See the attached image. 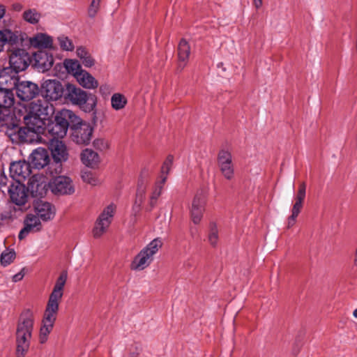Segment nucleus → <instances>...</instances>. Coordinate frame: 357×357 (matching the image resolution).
<instances>
[{
	"instance_id": "obj_1",
	"label": "nucleus",
	"mask_w": 357,
	"mask_h": 357,
	"mask_svg": "<svg viewBox=\"0 0 357 357\" xmlns=\"http://www.w3.org/2000/svg\"><path fill=\"white\" fill-rule=\"evenodd\" d=\"M70 123H79V118L69 109H62L55 119L47 126V130L52 139H59L66 136Z\"/></svg>"
},
{
	"instance_id": "obj_2",
	"label": "nucleus",
	"mask_w": 357,
	"mask_h": 357,
	"mask_svg": "<svg viewBox=\"0 0 357 357\" xmlns=\"http://www.w3.org/2000/svg\"><path fill=\"white\" fill-rule=\"evenodd\" d=\"M64 98L73 105H79L86 112H91L96 105L93 97H89L88 93L74 84H67L64 91Z\"/></svg>"
},
{
	"instance_id": "obj_3",
	"label": "nucleus",
	"mask_w": 357,
	"mask_h": 357,
	"mask_svg": "<svg viewBox=\"0 0 357 357\" xmlns=\"http://www.w3.org/2000/svg\"><path fill=\"white\" fill-rule=\"evenodd\" d=\"M162 245L160 238H155L143 248L134 258L131 264V269L142 271L148 267L153 260V256Z\"/></svg>"
},
{
	"instance_id": "obj_4",
	"label": "nucleus",
	"mask_w": 357,
	"mask_h": 357,
	"mask_svg": "<svg viewBox=\"0 0 357 357\" xmlns=\"http://www.w3.org/2000/svg\"><path fill=\"white\" fill-rule=\"evenodd\" d=\"M116 210V206L113 203L109 204L103 208L94 224L92 231L94 238H98L107 232L112 222Z\"/></svg>"
},
{
	"instance_id": "obj_5",
	"label": "nucleus",
	"mask_w": 357,
	"mask_h": 357,
	"mask_svg": "<svg viewBox=\"0 0 357 357\" xmlns=\"http://www.w3.org/2000/svg\"><path fill=\"white\" fill-rule=\"evenodd\" d=\"M50 149L54 159V162L50 167V173L60 174L62 170L61 162L66 161L68 156L66 147L63 142L59 139H51Z\"/></svg>"
},
{
	"instance_id": "obj_6",
	"label": "nucleus",
	"mask_w": 357,
	"mask_h": 357,
	"mask_svg": "<svg viewBox=\"0 0 357 357\" xmlns=\"http://www.w3.org/2000/svg\"><path fill=\"white\" fill-rule=\"evenodd\" d=\"M31 58L29 53L23 49L15 48L10 50L9 64L12 70L19 73L26 70L29 66Z\"/></svg>"
},
{
	"instance_id": "obj_7",
	"label": "nucleus",
	"mask_w": 357,
	"mask_h": 357,
	"mask_svg": "<svg viewBox=\"0 0 357 357\" xmlns=\"http://www.w3.org/2000/svg\"><path fill=\"white\" fill-rule=\"evenodd\" d=\"M65 90L61 82L56 79H47L41 86V92L47 100H57L63 95Z\"/></svg>"
},
{
	"instance_id": "obj_8",
	"label": "nucleus",
	"mask_w": 357,
	"mask_h": 357,
	"mask_svg": "<svg viewBox=\"0 0 357 357\" xmlns=\"http://www.w3.org/2000/svg\"><path fill=\"white\" fill-rule=\"evenodd\" d=\"M29 189L19 181L13 182L8 188V194L13 203L24 206L29 199Z\"/></svg>"
},
{
	"instance_id": "obj_9",
	"label": "nucleus",
	"mask_w": 357,
	"mask_h": 357,
	"mask_svg": "<svg viewBox=\"0 0 357 357\" xmlns=\"http://www.w3.org/2000/svg\"><path fill=\"white\" fill-rule=\"evenodd\" d=\"M205 204L206 195L204 192L202 190L197 192L190 207V216L194 224L197 225L200 222L204 211Z\"/></svg>"
},
{
	"instance_id": "obj_10",
	"label": "nucleus",
	"mask_w": 357,
	"mask_h": 357,
	"mask_svg": "<svg viewBox=\"0 0 357 357\" xmlns=\"http://www.w3.org/2000/svg\"><path fill=\"white\" fill-rule=\"evenodd\" d=\"M73 140L78 144H88L92 137L93 129L89 124L82 123L79 119V123H73Z\"/></svg>"
},
{
	"instance_id": "obj_11",
	"label": "nucleus",
	"mask_w": 357,
	"mask_h": 357,
	"mask_svg": "<svg viewBox=\"0 0 357 357\" xmlns=\"http://www.w3.org/2000/svg\"><path fill=\"white\" fill-rule=\"evenodd\" d=\"M24 227L20 230L18 238L22 240L31 233H37L42 230L43 225L40 219L33 213H28L23 222Z\"/></svg>"
},
{
	"instance_id": "obj_12",
	"label": "nucleus",
	"mask_w": 357,
	"mask_h": 357,
	"mask_svg": "<svg viewBox=\"0 0 357 357\" xmlns=\"http://www.w3.org/2000/svg\"><path fill=\"white\" fill-rule=\"evenodd\" d=\"M218 162L223 176L227 180H231L234 178V169L231 153L221 150L218 153Z\"/></svg>"
},
{
	"instance_id": "obj_13",
	"label": "nucleus",
	"mask_w": 357,
	"mask_h": 357,
	"mask_svg": "<svg viewBox=\"0 0 357 357\" xmlns=\"http://www.w3.org/2000/svg\"><path fill=\"white\" fill-rule=\"evenodd\" d=\"M38 133L33 132L32 129L26 126L24 128H16L14 130H10L8 135L13 143H32L38 137Z\"/></svg>"
},
{
	"instance_id": "obj_14",
	"label": "nucleus",
	"mask_w": 357,
	"mask_h": 357,
	"mask_svg": "<svg viewBox=\"0 0 357 357\" xmlns=\"http://www.w3.org/2000/svg\"><path fill=\"white\" fill-rule=\"evenodd\" d=\"M50 182H47L46 178L40 174L33 175L29 181V190L34 197H43L46 195Z\"/></svg>"
},
{
	"instance_id": "obj_15",
	"label": "nucleus",
	"mask_w": 357,
	"mask_h": 357,
	"mask_svg": "<svg viewBox=\"0 0 357 357\" xmlns=\"http://www.w3.org/2000/svg\"><path fill=\"white\" fill-rule=\"evenodd\" d=\"M15 89L17 97L24 101L33 99L39 93L38 85L29 81L19 82Z\"/></svg>"
},
{
	"instance_id": "obj_16",
	"label": "nucleus",
	"mask_w": 357,
	"mask_h": 357,
	"mask_svg": "<svg viewBox=\"0 0 357 357\" xmlns=\"http://www.w3.org/2000/svg\"><path fill=\"white\" fill-rule=\"evenodd\" d=\"M50 188L54 194H71L74 192V188L71 183L70 178L64 176L54 177L50 182Z\"/></svg>"
},
{
	"instance_id": "obj_17",
	"label": "nucleus",
	"mask_w": 357,
	"mask_h": 357,
	"mask_svg": "<svg viewBox=\"0 0 357 357\" xmlns=\"http://www.w3.org/2000/svg\"><path fill=\"white\" fill-rule=\"evenodd\" d=\"M18 83V73L8 67L0 70V88L13 91Z\"/></svg>"
},
{
	"instance_id": "obj_18",
	"label": "nucleus",
	"mask_w": 357,
	"mask_h": 357,
	"mask_svg": "<svg viewBox=\"0 0 357 357\" xmlns=\"http://www.w3.org/2000/svg\"><path fill=\"white\" fill-rule=\"evenodd\" d=\"M29 112L49 119L54 113V108L47 100H38L30 103Z\"/></svg>"
},
{
	"instance_id": "obj_19",
	"label": "nucleus",
	"mask_w": 357,
	"mask_h": 357,
	"mask_svg": "<svg viewBox=\"0 0 357 357\" xmlns=\"http://www.w3.org/2000/svg\"><path fill=\"white\" fill-rule=\"evenodd\" d=\"M31 164L25 160L13 162L10 166V176L15 181L25 179L31 174Z\"/></svg>"
},
{
	"instance_id": "obj_20",
	"label": "nucleus",
	"mask_w": 357,
	"mask_h": 357,
	"mask_svg": "<svg viewBox=\"0 0 357 357\" xmlns=\"http://www.w3.org/2000/svg\"><path fill=\"white\" fill-rule=\"evenodd\" d=\"M34 211L43 221H49L54 218L55 215V208L49 202L43 201H37L34 204Z\"/></svg>"
},
{
	"instance_id": "obj_21",
	"label": "nucleus",
	"mask_w": 357,
	"mask_h": 357,
	"mask_svg": "<svg viewBox=\"0 0 357 357\" xmlns=\"http://www.w3.org/2000/svg\"><path fill=\"white\" fill-rule=\"evenodd\" d=\"M29 159L31 166L38 169L45 167L50 162L48 151L43 148L35 149L31 153Z\"/></svg>"
},
{
	"instance_id": "obj_22",
	"label": "nucleus",
	"mask_w": 357,
	"mask_h": 357,
	"mask_svg": "<svg viewBox=\"0 0 357 357\" xmlns=\"http://www.w3.org/2000/svg\"><path fill=\"white\" fill-rule=\"evenodd\" d=\"M36 68L40 72L50 70L54 63V58L51 54L45 51H39L34 54Z\"/></svg>"
},
{
	"instance_id": "obj_23",
	"label": "nucleus",
	"mask_w": 357,
	"mask_h": 357,
	"mask_svg": "<svg viewBox=\"0 0 357 357\" xmlns=\"http://www.w3.org/2000/svg\"><path fill=\"white\" fill-rule=\"evenodd\" d=\"M33 330L32 316H21L17 321L15 335L31 337Z\"/></svg>"
},
{
	"instance_id": "obj_24",
	"label": "nucleus",
	"mask_w": 357,
	"mask_h": 357,
	"mask_svg": "<svg viewBox=\"0 0 357 357\" xmlns=\"http://www.w3.org/2000/svg\"><path fill=\"white\" fill-rule=\"evenodd\" d=\"M55 320L56 314H46L43 317L39 334L40 344H44L47 341L48 335L53 329Z\"/></svg>"
},
{
	"instance_id": "obj_25",
	"label": "nucleus",
	"mask_w": 357,
	"mask_h": 357,
	"mask_svg": "<svg viewBox=\"0 0 357 357\" xmlns=\"http://www.w3.org/2000/svg\"><path fill=\"white\" fill-rule=\"evenodd\" d=\"M46 120L48 119L42 118V116L33 115L29 112L28 114L24 117V121L26 126H29V128L32 129L33 132H36L38 134L43 132Z\"/></svg>"
},
{
	"instance_id": "obj_26",
	"label": "nucleus",
	"mask_w": 357,
	"mask_h": 357,
	"mask_svg": "<svg viewBox=\"0 0 357 357\" xmlns=\"http://www.w3.org/2000/svg\"><path fill=\"white\" fill-rule=\"evenodd\" d=\"M190 53V47L185 39L181 40L178 46V70H183L186 66Z\"/></svg>"
},
{
	"instance_id": "obj_27",
	"label": "nucleus",
	"mask_w": 357,
	"mask_h": 357,
	"mask_svg": "<svg viewBox=\"0 0 357 357\" xmlns=\"http://www.w3.org/2000/svg\"><path fill=\"white\" fill-rule=\"evenodd\" d=\"M31 47L37 49L49 48L52 45V39L45 33H37L29 38Z\"/></svg>"
},
{
	"instance_id": "obj_28",
	"label": "nucleus",
	"mask_w": 357,
	"mask_h": 357,
	"mask_svg": "<svg viewBox=\"0 0 357 357\" xmlns=\"http://www.w3.org/2000/svg\"><path fill=\"white\" fill-rule=\"evenodd\" d=\"M146 181L143 179H139L137 185L135 199L132 206V211L135 213V214H137L141 210V206L146 197Z\"/></svg>"
},
{
	"instance_id": "obj_29",
	"label": "nucleus",
	"mask_w": 357,
	"mask_h": 357,
	"mask_svg": "<svg viewBox=\"0 0 357 357\" xmlns=\"http://www.w3.org/2000/svg\"><path fill=\"white\" fill-rule=\"evenodd\" d=\"M79 84L86 89H93L98 86V81L89 73L83 70L75 77Z\"/></svg>"
},
{
	"instance_id": "obj_30",
	"label": "nucleus",
	"mask_w": 357,
	"mask_h": 357,
	"mask_svg": "<svg viewBox=\"0 0 357 357\" xmlns=\"http://www.w3.org/2000/svg\"><path fill=\"white\" fill-rule=\"evenodd\" d=\"M17 32H13L10 29L0 30V52L3 51L5 45L8 43L11 45L17 44L19 42Z\"/></svg>"
},
{
	"instance_id": "obj_31",
	"label": "nucleus",
	"mask_w": 357,
	"mask_h": 357,
	"mask_svg": "<svg viewBox=\"0 0 357 357\" xmlns=\"http://www.w3.org/2000/svg\"><path fill=\"white\" fill-rule=\"evenodd\" d=\"M15 356L16 357H25L27 354L31 344V337L15 335Z\"/></svg>"
},
{
	"instance_id": "obj_32",
	"label": "nucleus",
	"mask_w": 357,
	"mask_h": 357,
	"mask_svg": "<svg viewBox=\"0 0 357 357\" xmlns=\"http://www.w3.org/2000/svg\"><path fill=\"white\" fill-rule=\"evenodd\" d=\"M306 194V185L305 183L303 182L299 185L297 194L295 197V203L293 205L291 209V213L298 215L302 208L303 204L305 198Z\"/></svg>"
},
{
	"instance_id": "obj_33",
	"label": "nucleus",
	"mask_w": 357,
	"mask_h": 357,
	"mask_svg": "<svg viewBox=\"0 0 357 357\" xmlns=\"http://www.w3.org/2000/svg\"><path fill=\"white\" fill-rule=\"evenodd\" d=\"M306 194V185L305 183L303 182L299 185L297 194L295 197V203L293 205L291 209V213L298 215L302 208L303 204L305 198Z\"/></svg>"
},
{
	"instance_id": "obj_34",
	"label": "nucleus",
	"mask_w": 357,
	"mask_h": 357,
	"mask_svg": "<svg viewBox=\"0 0 357 357\" xmlns=\"http://www.w3.org/2000/svg\"><path fill=\"white\" fill-rule=\"evenodd\" d=\"M81 160L84 165L93 168L98 164L99 156L91 149H86L81 154Z\"/></svg>"
},
{
	"instance_id": "obj_35",
	"label": "nucleus",
	"mask_w": 357,
	"mask_h": 357,
	"mask_svg": "<svg viewBox=\"0 0 357 357\" xmlns=\"http://www.w3.org/2000/svg\"><path fill=\"white\" fill-rule=\"evenodd\" d=\"M76 53L85 67L90 68L94 65V60L86 48L79 47L77 49Z\"/></svg>"
},
{
	"instance_id": "obj_36",
	"label": "nucleus",
	"mask_w": 357,
	"mask_h": 357,
	"mask_svg": "<svg viewBox=\"0 0 357 357\" xmlns=\"http://www.w3.org/2000/svg\"><path fill=\"white\" fill-rule=\"evenodd\" d=\"M63 65L66 70L69 73H72L75 77L79 72L83 70L79 62L77 60L66 59L63 62Z\"/></svg>"
},
{
	"instance_id": "obj_37",
	"label": "nucleus",
	"mask_w": 357,
	"mask_h": 357,
	"mask_svg": "<svg viewBox=\"0 0 357 357\" xmlns=\"http://www.w3.org/2000/svg\"><path fill=\"white\" fill-rule=\"evenodd\" d=\"M68 278V272L67 271H63L59 277L58 278L53 291L52 293H54L59 295H63V289L66 282Z\"/></svg>"
},
{
	"instance_id": "obj_38",
	"label": "nucleus",
	"mask_w": 357,
	"mask_h": 357,
	"mask_svg": "<svg viewBox=\"0 0 357 357\" xmlns=\"http://www.w3.org/2000/svg\"><path fill=\"white\" fill-rule=\"evenodd\" d=\"M112 107L116 109L119 110L123 109L126 103L127 100L126 97L121 93H114L111 98Z\"/></svg>"
},
{
	"instance_id": "obj_39",
	"label": "nucleus",
	"mask_w": 357,
	"mask_h": 357,
	"mask_svg": "<svg viewBox=\"0 0 357 357\" xmlns=\"http://www.w3.org/2000/svg\"><path fill=\"white\" fill-rule=\"evenodd\" d=\"M62 296L52 293L46 308V312H56L59 307V301Z\"/></svg>"
},
{
	"instance_id": "obj_40",
	"label": "nucleus",
	"mask_w": 357,
	"mask_h": 357,
	"mask_svg": "<svg viewBox=\"0 0 357 357\" xmlns=\"http://www.w3.org/2000/svg\"><path fill=\"white\" fill-rule=\"evenodd\" d=\"M23 19L30 24H36L40 19V14L35 9H29L24 12Z\"/></svg>"
},
{
	"instance_id": "obj_41",
	"label": "nucleus",
	"mask_w": 357,
	"mask_h": 357,
	"mask_svg": "<svg viewBox=\"0 0 357 357\" xmlns=\"http://www.w3.org/2000/svg\"><path fill=\"white\" fill-rule=\"evenodd\" d=\"M15 252L13 250H6L1 255V265L6 266L9 265L15 259Z\"/></svg>"
},
{
	"instance_id": "obj_42",
	"label": "nucleus",
	"mask_w": 357,
	"mask_h": 357,
	"mask_svg": "<svg viewBox=\"0 0 357 357\" xmlns=\"http://www.w3.org/2000/svg\"><path fill=\"white\" fill-rule=\"evenodd\" d=\"M58 41L60 45V47L65 51H73L75 48V46L70 39L68 37L61 36L58 38Z\"/></svg>"
},
{
	"instance_id": "obj_43",
	"label": "nucleus",
	"mask_w": 357,
	"mask_h": 357,
	"mask_svg": "<svg viewBox=\"0 0 357 357\" xmlns=\"http://www.w3.org/2000/svg\"><path fill=\"white\" fill-rule=\"evenodd\" d=\"M208 241L211 245L215 246L218 241V229L215 223H211Z\"/></svg>"
},
{
	"instance_id": "obj_44",
	"label": "nucleus",
	"mask_w": 357,
	"mask_h": 357,
	"mask_svg": "<svg viewBox=\"0 0 357 357\" xmlns=\"http://www.w3.org/2000/svg\"><path fill=\"white\" fill-rule=\"evenodd\" d=\"M174 158L172 155H169L167 157L166 160L164 161L162 166L161 167V174L167 176L169 172H170L172 165H173Z\"/></svg>"
},
{
	"instance_id": "obj_45",
	"label": "nucleus",
	"mask_w": 357,
	"mask_h": 357,
	"mask_svg": "<svg viewBox=\"0 0 357 357\" xmlns=\"http://www.w3.org/2000/svg\"><path fill=\"white\" fill-rule=\"evenodd\" d=\"M100 0H92L88 10V14L90 17H94L100 8Z\"/></svg>"
},
{
	"instance_id": "obj_46",
	"label": "nucleus",
	"mask_w": 357,
	"mask_h": 357,
	"mask_svg": "<svg viewBox=\"0 0 357 357\" xmlns=\"http://www.w3.org/2000/svg\"><path fill=\"white\" fill-rule=\"evenodd\" d=\"M81 176L82 180L87 183L93 185H95L97 183L96 178L93 176V174L91 172H83Z\"/></svg>"
},
{
	"instance_id": "obj_47",
	"label": "nucleus",
	"mask_w": 357,
	"mask_h": 357,
	"mask_svg": "<svg viewBox=\"0 0 357 357\" xmlns=\"http://www.w3.org/2000/svg\"><path fill=\"white\" fill-rule=\"evenodd\" d=\"M93 146L100 151H105L109 148V142L105 139H96L93 142Z\"/></svg>"
},
{
	"instance_id": "obj_48",
	"label": "nucleus",
	"mask_w": 357,
	"mask_h": 357,
	"mask_svg": "<svg viewBox=\"0 0 357 357\" xmlns=\"http://www.w3.org/2000/svg\"><path fill=\"white\" fill-rule=\"evenodd\" d=\"M24 268H22L19 273H16L13 276V281L14 282H19L23 279L24 276Z\"/></svg>"
},
{
	"instance_id": "obj_49",
	"label": "nucleus",
	"mask_w": 357,
	"mask_h": 357,
	"mask_svg": "<svg viewBox=\"0 0 357 357\" xmlns=\"http://www.w3.org/2000/svg\"><path fill=\"white\" fill-rule=\"evenodd\" d=\"M297 217L298 215L291 213V215L288 218L287 227L289 228L292 227L295 224Z\"/></svg>"
},
{
	"instance_id": "obj_50",
	"label": "nucleus",
	"mask_w": 357,
	"mask_h": 357,
	"mask_svg": "<svg viewBox=\"0 0 357 357\" xmlns=\"http://www.w3.org/2000/svg\"><path fill=\"white\" fill-rule=\"evenodd\" d=\"M167 176L160 174V179L155 183L157 185L164 188V185L167 181Z\"/></svg>"
},
{
	"instance_id": "obj_51",
	"label": "nucleus",
	"mask_w": 357,
	"mask_h": 357,
	"mask_svg": "<svg viewBox=\"0 0 357 357\" xmlns=\"http://www.w3.org/2000/svg\"><path fill=\"white\" fill-rule=\"evenodd\" d=\"M8 178L6 176L2 173L0 172V186H5L7 183Z\"/></svg>"
},
{
	"instance_id": "obj_52",
	"label": "nucleus",
	"mask_w": 357,
	"mask_h": 357,
	"mask_svg": "<svg viewBox=\"0 0 357 357\" xmlns=\"http://www.w3.org/2000/svg\"><path fill=\"white\" fill-rule=\"evenodd\" d=\"M158 199H153V198L150 197L149 202V208H147V211H151L156 205Z\"/></svg>"
},
{
	"instance_id": "obj_53",
	"label": "nucleus",
	"mask_w": 357,
	"mask_h": 357,
	"mask_svg": "<svg viewBox=\"0 0 357 357\" xmlns=\"http://www.w3.org/2000/svg\"><path fill=\"white\" fill-rule=\"evenodd\" d=\"M23 8V6L20 3H15L13 5V9L15 11H21Z\"/></svg>"
},
{
	"instance_id": "obj_54",
	"label": "nucleus",
	"mask_w": 357,
	"mask_h": 357,
	"mask_svg": "<svg viewBox=\"0 0 357 357\" xmlns=\"http://www.w3.org/2000/svg\"><path fill=\"white\" fill-rule=\"evenodd\" d=\"M253 4L257 9L260 8L262 6V0H253Z\"/></svg>"
},
{
	"instance_id": "obj_55",
	"label": "nucleus",
	"mask_w": 357,
	"mask_h": 357,
	"mask_svg": "<svg viewBox=\"0 0 357 357\" xmlns=\"http://www.w3.org/2000/svg\"><path fill=\"white\" fill-rule=\"evenodd\" d=\"M160 196V194H159L158 192V191L153 190V192H152L150 197L153 198V199H158Z\"/></svg>"
},
{
	"instance_id": "obj_56",
	"label": "nucleus",
	"mask_w": 357,
	"mask_h": 357,
	"mask_svg": "<svg viewBox=\"0 0 357 357\" xmlns=\"http://www.w3.org/2000/svg\"><path fill=\"white\" fill-rule=\"evenodd\" d=\"M163 188L160 185H158L155 183L153 190L158 191L159 194L161 195Z\"/></svg>"
},
{
	"instance_id": "obj_57",
	"label": "nucleus",
	"mask_w": 357,
	"mask_h": 357,
	"mask_svg": "<svg viewBox=\"0 0 357 357\" xmlns=\"http://www.w3.org/2000/svg\"><path fill=\"white\" fill-rule=\"evenodd\" d=\"M354 264L356 266H357V255H356V259L354 260Z\"/></svg>"
},
{
	"instance_id": "obj_58",
	"label": "nucleus",
	"mask_w": 357,
	"mask_h": 357,
	"mask_svg": "<svg viewBox=\"0 0 357 357\" xmlns=\"http://www.w3.org/2000/svg\"><path fill=\"white\" fill-rule=\"evenodd\" d=\"M191 235L194 236V231L192 230H191Z\"/></svg>"
},
{
	"instance_id": "obj_59",
	"label": "nucleus",
	"mask_w": 357,
	"mask_h": 357,
	"mask_svg": "<svg viewBox=\"0 0 357 357\" xmlns=\"http://www.w3.org/2000/svg\"><path fill=\"white\" fill-rule=\"evenodd\" d=\"M354 317L357 319V314H353Z\"/></svg>"
},
{
	"instance_id": "obj_60",
	"label": "nucleus",
	"mask_w": 357,
	"mask_h": 357,
	"mask_svg": "<svg viewBox=\"0 0 357 357\" xmlns=\"http://www.w3.org/2000/svg\"><path fill=\"white\" fill-rule=\"evenodd\" d=\"M103 89V86H100V90L102 91Z\"/></svg>"
},
{
	"instance_id": "obj_61",
	"label": "nucleus",
	"mask_w": 357,
	"mask_h": 357,
	"mask_svg": "<svg viewBox=\"0 0 357 357\" xmlns=\"http://www.w3.org/2000/svg\"><path fill=\"white\" fill-rule=\"evenodd\" d=\"M353 312H357V308L355 309Z\"/></svg>"
}]
</instances>
